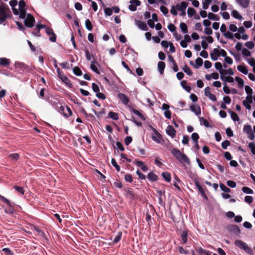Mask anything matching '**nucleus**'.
<instances>
[{"label":"nucleus","instance_id":"obj_1","mask_svg":"<svg viewBox=\"0 0 255 255\" xmlns=\"http://www.w3.org/2000/svg\"><path fill=\"white\" fill-rule=\"evenodd\" d=\"M9 5L11 6L13 12L15 15H19L20 18H24L26 17V13L25 10V2L23 0L19 1L18 9L15 8L17 5V1L16 0H11L9 2Z\"/></svg>","mask_w":255,"mask_h":255},{"label":"nucleus","instance_id":"obj_2","mask_svg":"<svg viewBox=\"0 0 255 255\" xmlns=\"http://www.w3.org/2000/svg\"><path fill=\"white\" fill-rule=\"evenodd\" d=\"M10 14L8 6L3 3H0V24H2Z\"/></svg>","mask_w":255,"mask_h":255},{"label":"nucleus","instance_id":"obj_3","mask_svg":"<svg viewBox=\"0 0 255 255\" xmlns=\"http://www.w3.org/2000/svg\"><path fill=\"white\" fill-rule=\"evenodd\" d=\"M171 153L180 162L187 164L190 163L189 159L187 156L185 154L182 153L179 150L173 148L171 151Z\"/></svg>","mask_w":255,"mask_h":255},{"label":"nucleus","instance_id":"obj_4","mask_svg":"<svg viewBox=\"0 0 255 255\" xmlns=\"http://www.w3.org/2000/svg\"><path fill=\"white\" fill-rule=\"evenodd\" d=\"M235 245L240 249L245 251L249 255L253 254V251L252 249L249 247L248 245L242 240H237L235 242Z\"/></svg>","mask_w":255,"mask_h":255},{"label":"nucleus","instance_id":"obj_5","mask_svg":"<svg viewBox=\"0 0 255 255\" xmlns=\"http://www.w3.org/2000/svg\"><path fill=\"white\" fill-rule=\"evenodd\" d=\"M220 31L223 33V35L226 37L230 39H233L234 36L233 33L229 31H227L226 26L225 24H222L220 27Z\"/></svg>","mask_w":255,"mask_h":255},{"label":"nucleus","instance_id":"obj_6","mask_svg":"<svg viewBox=\"0 0 255 255\" xmlns=\"http://www.w3.org/2000/svg\"><path fill=\"white\" fill-rule=\"evenodd\" d=\"M34 21L35 19L33 16L30 14H27L24 20V24L27 27H32L34 25Z\"/></svg>","mask_w":255,"mask_h":255},{"label":"nucleus","instance_id":"obj_7","mask_svg":"<svg viewBox=\"0 0 255 255\" xmlns=\"http://www.w3.org/2000/svg\"><path fill=\"white\" fill-rule=\"evenodd\" d=\"M129 3V9L131 11H134L136 10L137 6H139L141 3L139 0H131Z\"/></svg>","mask_w":255,"mask_h":255},{"label":"nucleus","instance_id":"obj_8","mask_svg":"<svg viewBox=\"0 0 255 255\" xmlns=\"http://www.w3.org/2000/svg\"><path fill=\"white\" fill-rule=\"evenodd\" d=\"M205 95L208 97L210 100L213 102H215L217 100V98L215 95L212 94L211 92V88L209 87H207L204 89Z\"/></svg>","mask_w":255,"mask_h":255},{"label":"nucleus","instance_id":"obj_9","mask_svg":"<svg viewBox=\"0 0 255 255\" xmlns=\"http://www.w3.org/2000/svg\"><path fill=\"white\" fill-rule=\"evenodd\" d=\"M45 31L47 34L49 36V40L51 42H55L56 41V35L53 29L49 27H45Z\"/></svg>","mask_w":255,"mask_h":255},{"label":"nucleus","instance_id":"obj_10","mask_svg":"<svg viewBox=\"0 0 255 255\" xmlns=\"http://www.w3.org/2000/svg\"><path fill=\"white\" fill-rule=\"evenodd\" d=\"M118 97L124 105L128 106L129 100L125 94L120 93L118 94Z\"/></svg>","mask_w":255,"mask_h":255},{"label":"nucleus","instance_id":"obj_11","mask_svg":"<svg viewBox=\"0 0 255 255\" xmlns=\"http://www.w3.org/2000/svg\"><path fill=\"white\" fill-rule=\"evenodd\" d=\"M210 56L213 61L217 60L218 57L220 56L219 49L218 48L214 49L213 51L210 54Z\"/></svg>","mask_w":255,"mask_h":255},{"label":"nucleus","instance_id":"obj_12","mask_svg":"<svg viewBox=\"0 0 255 255\" xmlns=\"http://www.w3.org/2000/svg\"><path fill=\"white\" fill-rule=\"evenodd\" d=\"M135 24L141 30L146 31L147 30V27L145 22L141 21V20H135Z\"/></svg>","mask_w":255,"mask_h":255},{"label":"nucleus","instance_id":"obj_13","mask_svg":"<svg viewBox=\"0 0 255 255\" xmlns=\"http://www.w3.org/2000/svg\"><path fill=\"white\" fill-rule=\"evenodd\" d=\"M195 185H196L197 188L198 189L199 193L201 194L202 197H203V198H204L205 200H207L208 198H207V196L206 195L203 188L200 186L199 182L197 180H195Z\"/></svg>","mask_w":255,"mask_h":255},{"label":"nucleus","instance_id":"obj_14","mask_svg":"<svg viewBox=\"0 0 255 255\" xmlns=\"http://www.w3.org/2000/svg\"><path fill=\"white\" fill-rule=\"evenodd\" d=\"M166 132L168 135L173 138L175 135L176 130L172 126L170 125L167 126L166 129Z\"/></svg>","mask_w":255,"mask_h":255},{"label":"nucleus","instance_id":"obj_15","mask_svg":"<svg viewBox=\"0 0 255 255\" xmlns=\"http://www.w3.org/2000/svg\"><path fill=\"white\" fill-rule=\"evenodd\" d=\"M98 66H99V64L95 60H93L91 62L90 68L91 70L96 73L100 74V73L98 68Z\"/></svg>","mask_w":255,"mask_h":255},{"label":"nucleus","instance_id":"obj_16","mask_svg":"<svg viewBox=\"0 0 255 255\" xmlns=\"http://www.w3.org/2000/svg\"><path fill=\"white\" fill-rule=\"evenodd\" d=\"M59 78L69 87H71L72 84L70 80L64 74H62L59 76Z\"/></svg>","mask_w":255,"mask_h":255},{"label":"nucleus","instance_id":"obj_17","mask_svg":"<svg viewBox=\"0 0 255 255\" xmlns=\"http://www.w3.org/2000/svg\"><path fill=\"white\" fill-rule=\"evenodd\" d=\"M236 1L243 8H247L250 4V0H236Z\"/></svg>","mask_w":255,"mask_h":255},{"label":"nucleus","instance_id":"obj_18","mask_svg":"<svg viewBox=\"0 0 255 255\" xmlns=\"http://www.w3.org/2000/svg\"><path fill=\"white\" fill-rule=\"evenodd\" d=\"M188 6V4L185 1H182L180 3H178L176 5V8L177 10L179 11H183V10L186 9Z\"/></svg>","mask_w":255,"mask_h":255},{"label":"nucleus","instance_id":"obj_19","mask_svg":"<svg viewBox=\"0 0 255 255\" xmlns=\"http://www.w3.org/2000/svg\"><path fill=\"white\" fill-rule=\"evenodd\" d=\"M190 110L194 113L197 116L201 114V109L199 106L197 105H192L190 107Z\"/></svg>","mask_w":255,"mask_h":255},{"label":"nucleus","instance_id":"obj_20","mask_svg":"<svg viewBox=\"0 0 255 255\" xmlns=\"http://www.w3.org/2000/svg\"><path fill=\"white\" fill-rule=\"evenodd\" d=\"M161 138V135L156 130H154V134L152 136V139L157 143H160V140Z\"/></svg>","mask_w":255,"mask_h":255},{"label":"nucleus","instance_id":"obj_21","mask_svg":"<svg viewBox=\"0 0 255 255\" xmlns=\"http://www.w3.org/2000/svg\"><path fill=\"white\" fill-rule=\"evenodd\" d=\"M8 206V208H6L4 209V212L6 214H12L14 213V209L13 207L12 206L11 203H9V204H7Z\"/></svg>","mask_w":255,"mask_h":255},{"label":"nucleus","instance_id":"obj_22","mask_svg":"<svg viewBox=\"0 0 255 255\" xmlns=\"http://www.w3.org/2000/svg\"><path fill=\"white\" fill-rule=\"evenodd\" d=\"M165 67V63L160 61L158 63V69L160 74H163Z\"/></svg>","mask_w":255,"mask_h":255},{"label":"nucleus","instance_id":"obj_23","mask_svg":"<svg viewBox=\"0 0 255 255\" xmlns=\"http://www.w3.org/2000/svg\"><path fill=\"white\" fill-rule=\"evenodd\" d=\"M238 70L241 73L247 75L248 73V70L245 65H239L237 67Z\"/></svg>","mask_w":255,"mask_h":255},{"label":"nucleus","instance_id":"obj_24","mask_svg":"<svg viewBox=\"0 0 255 255\" xmlns=\"http://www.w3.org/2000/svg\"><path fill=\"white\" fill-rule=\"evenodd\" d=\"M10 60L6 58H0V65L3 66H7L10 64Z\"/></svg>","mask_w":255,"mask_h":255},{"label":"nucleus","instance_id":"obj_25","mask_svg":"<svg viewBox=\"0 0 255 255\" xmlns=\"http://www.w3.org/2000/svg\"><path fill=\"white\" fill-rule=\"evenodd\" d=\"M157 175L152 172H149L147 175V178L151 181H155L157 179Z\"/></svg>","mask_w":255,"mask_h":255},{"label":"nucleus","instance_id":"obj_26","mask_svg":"<svg viewBox=\"0 0 255 255\" xmlns=\"http://www.w3.org/2000/svg\"><path fill=\"white\" fill-rule=\"evenodd\" d=\"M220 78L222 80L229 83H233L234 82V79L231 76H226L221 75Z\"/></svg>","mask_w":255,"mask_h":255},{"label":"nucleus","instance_id":"obj_27","mask_svg":"<svg viewBox=\"0 0 255 255\" xmlns=\"http://www.w3.org/2000/svg\"><path fill=\"white\" fill-rule=\"evenodd\" d=\"M231 15L234 18L239 20H241L243 18V16L237 10H233L231 12Z\"/></svg>","mask_w":255,"mask_h":255},{"label":"nucleus","instance_id":"obj_28","mask_svg":"<svg viewBox=\"0 0 255 255\" xmlns=\"http://www.w3.org/2000/svg\"><path fill=\"white\" fill-rule=\"evenodd\" d=\"M197 251L200 255H211V254L210 251L204 250L201 248L197 249Z\"/></svg>","mask_w":255,"mask_h":255},{"label":"nucleus","instance_id":"obj_29","mask_svg":"<svg viewBox=\"0 0 255 255\" xmlns=\"http://www.w3.org/2000/svg\"><path fill=\"white\" fill-rule=\"evenodd\" d=\"M162 176L165 181L168 182H170L171 179L170 174L167 172H163L162 173Z\"/></svg>","mask_w":255,"mask_h":255},{"label":"nucleus","instance_id":"obj_30","mask_svg":"<svg viewBox=\"0 0 255 255\" xmlns=\"http://www.w3.org/2000/svg\"><path fill=\"white\" fill-rule=\"evenodd\" d=\"M234 72L233 70L231 68H229L228 69H224L223 71H222L221 75H234Z\"/></svg>","mask_w":255,"mask_h":255},{"label":"nucleus","instance_id":"obj_31","mask_svg":"<svg viewBox=\"0 0 255 255\" xmlns=\"http://www.w3.org/2000/svg\"><path fill=\"white\" fill-rule=\"evenodd\" d=\"M180 28L183 33L186 34L188 33V28L186 24L184 22H181L180 24Z\"/></svg>","mask_w":255,"mask_h":255},{"label":"nucleus","instance_id":"obj_32","mask_svg":"<svg viewBox=\"0 0 255 255\" xmlns=\"http://www.w3.org/2000/svg\"><path fill=\"white\" fill-rule=\"evenodd\" d=\"M187 231L185 230L182 232L181 235L182 242L183 244H185L187 241Z\"/></svg>","mask_w":255,"mask_h":255},{"label":"nucleus","instance_id":"obj_33","mask_svg":"<svg viewBox=\"0 0 255 255\" xmlns=\"http://www.w3.org/2000/svg\"><path fill=\"white\" fill-rule=\"evenodd\" d=\"M200 123L201 125L204 126L205 127H210L209 122L204 118L201 117L199 118Z\"/></svg>","mask_w":255,"mask_h":255},{"label":"nucleus","instance_id":"obj_34","mask_svg":"<svg viewBox=\"0 0 255 255\" xmlns=\"http://www.w3.org/2000/svg\"><path fill=\"white\" fill-rule=\"evenodd\" d=\"M108 116L110 118L113 120H118L119 119V115L116 113L113 112H110L109 113Z\"/></svg>","mask_w":255,"mask_h":255},{"label":"nucleus","instance_id":"obj_35","mask_svg":"<svg viewBox=\"0 0 255 255\" xmlns=\"http://www.w3.org/2000/svg\"><path fill=\"white\" fill-rule=\"evenodd\" d=\"M208 17L209 19L214 20H219L220 18L218 15L215 14L212 12H209L208 14Z\"/></svg>","mask_w":255,"mask_h":255},{"label":"nucleus","instance_id":"obj_36","mask_svg":"<svg viewBox=\"0 0 255 255\" xmlns=\"http://www.w3.org/2000/svg\"><path fill=\"white\" fill-rule=\"evenodd\" d=\"M235 80L238 84V87L239 88H242L244 86V80L239 77H236Z\"/></svg>","mask_w":255,"mask_h":255},{"label":"nucleus","instance_id":"obj_37","mask_svg":"<svg viewBox=\"0 0 255 255\" xmlns=\"http://www.w3.org/2000/svg\"><path fill=\"white\" fill-rule=\"evenodd\" d=\"M85 26H86V28L89 31H92V30L93 29V26H92L91 22L90 21V20L89 19H87L85 20Z\"/></svg>","mask_w":255,"mask_h":255},{"label":"nucleus","instance_id":"obj_38","mask_svg":"<svg viewBox=\"0 0 255 255\" xmlns=\"http://www.w3.org/2000/svg\"><path fill=\"white\" fill-rule=\"evenodd\" d=\"M196 65L195 67L196 68H199L203 64V60L202 58L198 57L195 60Z\"/></svg>","mask_w":255,"mask_h":255},{"label":"nucleus","instance_id":"obj_39","mask_svg":"<svg viewBox=\"0 0 255 255\" xmlns=\"http://www.w3.org/2000/svg\"><path fill=\"white\" fill-rule=\"evenodd\" d=\"M229 113L231 115V118L234 121H239V118L238 117V116L237 115V114L234 112H232V111H229Z\"/></svg>","mask_w":255,"mask_h":255},{"label":"nucleus","instance_id":"obj_40","mask_svg":"<svg viewBox=\"0 0 255 255\" xmlns=\"http://www.w3.org/2000/svg\"><path fill=\"white\" fill-rule=\"evenodd\" d=\"M160 11L165 16H168V10L167 7L163 5H161L160 7Z\"/></svg>","mask_w":255,"mask_h":255},{"label":"nucleus","instance_id":"obj_41","mask_svg":"<svg viewBox=\"0 0 255 255\" xmlns=\"http://www.w3.org/2000/svg\"><path fill=\"white\" fill-rule=\"evenodd\" d=\"M245 90L246 91V93L247 94V96H252L253 94V91L252 89L249 86H246L245 87Z\"/></svg>","mask_w":255,"mask_h":255},{"label":"nucleus","instance_id":"obj_42","mask_svg":"<svg viewBox=\"0 0 255 255\" xmlns=\"http://www.w3.org/2000/svg\"><path fill=\"white\" fill-rule=\"evenodd\" d=\"M73 73L75 75L79 76L82 74V72L80 69L78 67H75L73 69Z\"/></svg>","mask_w":255,"mask_h":255},{"label":"nucleus","instance_id":"obj_43","mask_svg":"<svg viewBox=\"0 0 255 255\" xmlns=\"http://www.w3.org/2000/svg\"><path fill=\"white\" fill-rule=\"evenodd\" d=\"M215 67L217 70H219V73L221 75L222 71L224 70L222 69L223 66L222 64L220 62H216L215 64Z\"/></svg>","mask_w":255,"mask_h":255},{"label":"nucleus","instance_id":"obj_44","mask_svg":"<svg viewBox=\"0 0 255 255\" xmlns=\"http://www.w3.org/2000/svg\"><path fill=\"white\" fill-rule=\"evenodd\" d=\"M242 191L246 194H253L254 192L252 189L247 187H244L242 188Z\"/></svg>","mask_w":255,"mask_h":255},{"label":"nucleus","instance_id":"obj_45","mask_svg":"<svg viewBox=\"0 0 255 255\" xmlns=\"http://www.w3.org/2000/svg\"><path fill=\"white\" fill-rule=\"evenodd\" d=\"M8 157L11 160L16 161L19 158V155L18 153H14L9 154Z\"/></svg>","mask_w":255,"mask_h":255},{"label":"nucleus","instance_id":"obj_46","mask_svg":"<svg viewBox=\"0 0 255 255\" xmlns=\"http://www.w3.org/2000/svg\"><path fill=\"white\" fill-rule=\"evenodd\" d=\"M111 163H112V165L116 168L117 171L118 172H119L120 170V167L117 164V163L115 159H114V158L112 159Z\"/></svg>","mask_w":255,"mask_h":255},{"label":"nucleus","instance_id":"obj_47","mask_svg":"<svg viewBox=\"0 0 255 255\" xmlns=\"http://www.w3.org/2000/svg\"><path fill=\"white\" fill-rule=\"evenodd\" d=\"M183 70L189 76H191L192 74V72L191 71L190 68L187 65L184 66V67L183 68Z\"/></svg>","mask_w":255,"mask_h":255},{"label":"nucleus","instance_id":"obj_48","mask_svg":"<svg viewBox=\"0 0 255 255\" xmlns=\"http://www.w3.org/2000/svg\"><path fill=\"white\" fill-rule=\"evenodd\" d=\"M66 111L67 112V113L66 112H64V116L65 117H69L72 116V112L69 107H68V106H66Z\"/></svg>","mask_w":255,"mask_h":255},{"label":"nucleus","instance_id":"obj_49","mask_svg":"<svg viewBox=\"0 0 255 255\" xmlns=\"http://www.w3.org/2000/svg\"><path fill=\"white\" fill-rule=\"evenodd\" d=\"M199 138V135L196 132H194L191 135V138L193 141L197 143L198 142V139Z\"/></svg>","mask_w":255,"mask_h":255},{"label":"nucleus","instance_id":"obj_50","mask_svg":"<svg viewBox=\"0 0 255 255\" xmlns=\"http://www.w3.org/2000/svg\"><path fill=\"white\" fill-rule=\"evenodd\" d=\"M196 13L195 10L192 7H189L187 10V13L189 17L194 15Z\"/></svg>","mask_w":255,"mask_h":255},{"label":"nucleus","instance_id":"obj_51","mask_svg":"<svg viewBox=\"0 0 255 255\" xmlns=\"http://www.w3.org/2000/svg\"><path fill=\"white\" fill-rule=\"evenodd\" d=\"M252 130V126L250 125H245L243 128V131L246 134L250 132Z\"/></svg>","mask_w":255,"mask_h":255},{"label":"nucleus","instance_id":"obj_52","mask_svg":"<svg viewBox=\"0 0 255 255\" xmlns=\"http://www.w3.org/2000/svg\"><path fill=\"white\" fill-rule=\"evenodd\" d=\"M249 147L251 150L252 153L255 155V142H251L249 144Z\"/></svg>","mask_w":255,"mask_h":255},{"label":"nucleus","instance_id":"obj_53","mask_svg":"<svg viewBox=\"0 0 255 255\" xmlns=\"http://www.w3.org/2000/svg\"><path fill=\"white\" fill-rule=\"evenodd\" d=\"M229 30L231 32H235L237 31L238 30L237 26L235 24H230V25L229 26Z\"/></svg>","mask_w":255,"mask_h":255},{"label":"nucleus","instance_id":"obj_54","mask_svg":"<svg viewBox=\"0 0 255 255\" xmlns=\"http://www.w3.org/2000/svg\"><path fill=\"white\" fill-rule=\"evenodd\" d=\"M220 186L221 190L225 192L229 193L231 191V190L223 184H220Z\"/></svg>","mask_w":255,"mask_h":255},{"label":"nucleus","instance_id":"obj_55","mask_svg":"<svg viewBox=\"0 0 255 255\" xmlns=\"http://www.w3.org/2000/svg\"><path fill=\"white\" fill-rule=\"evenodd\" d=\"M104 12L106 15L110 16L113 13V10L111 8L106 7L104 8Z\"/></svg>","mask_w":255,"mask_h":255},{"label":"nucleus","instance_id":"obj_56","mask_svg":"<svg viewBox=\"0 0 255 255\" xmlns=\"http://www.w3.org/2000/svg\"><path fill=\"white\" fill-rule=\"evenodd\" d=\"M245 45L246 47L250 49H252L255 46V44L252 41H248L245 43Z\"/></svg>","mask_w":255,"mask_h":255},{"label":"nucleus","instance_id":"obj_57","mask_svg":"<svg viewBox=\"0 0 255 255\" xmlns=\"http://www.w3.org/2000/svg\"><path fill=\"white\" fill-rule=\"evenodd\" d=\"M131 112L136 116H137L139 118L141 119H143V116L142 114H141L139 111L135 109H132Z\"/></svg>","mask_w":255,"mask_h":255},{"label":"nucleus","instance_id":"obj_58","mask_svg":"<svg viewBox=\"0 0 255 255\" xmlns=\"http://www.w3.org/2000/svg\"><path fill=\"white\" fill-rule=\"evenodd\" d=\"M242 53L244 56H247V57L250 56L251 54V52L249 50L247 49L246 48H243L242 49Z\"/></svg>","mask_w":255,"mask_h":255},{"label":"nucleus","instance_id":"obj_59","mask_svg":"<svg viewBox=\"0 0 255 255\" xmlns=\"http://www.w3.org/2000/svg\"><path fill=\"white\" fill-rule=\"evenodd\" d=\"M253 99L255 100V96L253 97V96H247V97H246V100L245 101L248 102V103L251 104L253 103Z\"/></svg>","mask_w":255,"mask_h":255},{"label":"nucleus","instance_id":"obj_60","mask_svg":"<svg viewBox=\"0 0 255 255\" xmlns=\"http://www.w3.org/2000/svg\"><path fill=\"white\" fill-rule=\"evenodd\" d=\"M228 186L231 188H235L236 187V183L232 180H229L227 182Z\"/></svg>","mask_w":255,"mask_h":255},{"label":"nucleus","instance_id":"obj_61","mask_svg":"<svg viewBox=\"0 0 255 255\" xmlns=\"http://www.w3.org/2000/svg\"><path fill=\"white\" fill-rule=\"evenodd\" d=\"M230 142L229 140H225L222 143V147L223 149H227V147L230 145Z\"/></svg>","mask_w":255,"mask_h":255},{"label":"nucleus","instance_id":"obj_62","mask_svg":"<svg viewBox=\"0 0 255 255\" xmlns=\"http://www.w3.org/2000/svg\"><path fill=\"white\" fill-rule=\"evenodd\" d=\"M248 63L252 67H255V59L253 58H251L247 60Z\"/></svg>","mask_w":255,"mask_h":255},{"label":"nucleus","instance_id":"obj_63","mask_svg":"<svg viewBox=\"0 0 255 255\" xmlns=\"http://www.w3.org/2000/svg\"><path fill=\"white\" fill-rule=\"evenodd\" d=\"M92 88L93 91L96 93L99 92L100 91L98 86L94 83H92Z\"/></svg>","mask_w":255,"mask_h":255},{"label":"nucleus","instance_id":"obj_64","mask_svg":"<svg viewBox=\"0 0 255 255\" xmlns=\"http://www.w3.org/2000/svg\"><path fill=\"white\" fill-rule=\"evenodd\" d=\"M170 12L172 15H173L174 16H176L177 15V9L176 8V6L172 5L171 6V8L170 9Z\"/></svg>","mask_w":255,"mask_h":255}]
</instances>
